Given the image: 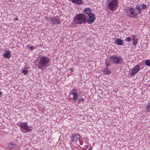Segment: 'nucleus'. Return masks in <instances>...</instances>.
Returning a JSON list of instances; mask_svg holds the SVG:
<instances>
[{"instance_id": "obj_19", "label": "nucleus", "mask_w": 150, "mask_h": 150, "mask_svg": "<svg viewBox=\"0 0 150 150\" xmlns=\"http://www.w3.org/2000/svg\"><path fill=\"white\" fill-rule=\"evenodd\" d=\"M81 136L78 134H76V142H80L79 139H80Z\"/></svg>"}, {"instance_id": "obj_13", "label": "nucleus", "mask_w": 150, "mask_h": 150, "mask_svg": "<svg viewBox=\"0 0 150 150\" xmlns=\"http://www.w3.org/2000/svg\"><path fill=\"white\" fill-rule=\"evenodd\" d=\"M16 147V145L12 142H9L7 144V149L11 150L12 149L15 148Z\"/></svg>"}, {"instance_id": "obj_12", "label": "nucleus", "mask_w": 150, "mask_h": 150, "mask_svg": "<svg viewBox=\"0 0 150 150\" xmlns=\"http://www.w3.org/2000/svg\"><path fill=\"white\" fill-rule=\"evenodd\" d=\"M11 55V53L9 50L6 51L3 54V56L5 58L9 59Z\"/></svg>"}, {"instance_id": "obj_1", "label": "nucleus", "mask_w": 150, "mask_h": 150, "mask_svg": "<svg viewBox=\"0 0 150 150\" xmlns=\"http://www.w3.org/2000/svg\"><path fill=\"white\" fill-rule=\"evenodd\" d=\"M50 58L45 56H43L40 57L38 67L39 69H41V67L46 68L48 67L50 65Z\"/></svg>"}, {"instance_id": "obj_6", "label": "nucleus", "mask_w": 150, "mask_h": 150, "mask_svg": "<svg viewBox=\"0 0 150 150\" xmlns=\"http://www.w3.org/2000/svg\"><path fill=\"white\" fill-rule=\"evenodd\" d=\"M20 127V130L23 132L26 133L27 131L31 132L32 129L30 126H28L27 122H19Z\"/></svg>"}, {"instance_id": "obj_28", "label": "nucleus", "mask_w": 150, "mask_h": 150, "mask_svg": "<svg viewBox=\"0 0 150 150\" xmlns=\"http://www.w3.org/2000/svg\"><path fill=\"white\" fill-rule=\"evenodd\" d=\"M75 136V134L72 135L71 136V140L72 141H73V142H74V137Z\"/></svg>"}, {"instance_id": "obj_31", "label": "nucleus", "mask_w": 150, "mask_h": 150, "mask_svg": "<svg viewBox=\"0 0 150 150\" xmlns=\"http://www.w3.org/2000/svg\"><path fill=\"white\" fill-rule=\"evenodd\" d=\"M69 70L71 72L73 71V69L70 68L69 69Z\"/></svg>"}, {"instance_id": "obj_27", "label": "nucleus", "mask_w": 150, "mask_h": 150, "mask_svg": "<svg viewBox=\"0 0 150 150\" xmlns=\"http://www.w3.org/2000/svg\"><path fill=\"white\" fill-rule=\"evenodd\" d=\"M27 48L29 49L30 50H33L34 48L32 46H29L28 45V46H26Z\"/></svg>"}, {"instance_id": "obj_23", "label": "nucleus", "mask_w": 150, "mask_h": 150, "mask_svg": "<svg viewBox=\"0 0 150 150\" xmlns=\"http://www.w3.org/2000/svg\"><path fill=\"white\" fill-rule=\"evenodd\" d=\"M28 72V71H27L26 70H22L21 71V73L23 74L24 75H25L26 74H27Z\"/></svg>"}, {"instance_id": "obj_26", "label": "nucleus", "mask_w": 150, "mask_h": 150, "mask_svg": "<svg viewBox=\"0 0 150 150\" xmlns=\"http://www.w3.org/2000/svg\"><path fill=\"white\" fill-rule=\"evenodd\" d=\"M132 40V39L130 37H127L125 39V40L126 42H129L131 41Z\"/></svg>"}, {"instance_id": "obj_38", "label": "nucleus", "mask_w": 150, "mask_h": 150, "mask_svg": "<svg viewBox=\"0 0 150 150\" xmlns=\"http://www.w3.org/2000/svg\"><path fill=\"white\" fill-rule=\"evenodd\" d=\"M1 96L0 95V98L1 97Z\"/></svg>"}, {"instance_id": "obj_5", "label": "nucleus", "mask_w": 150, "mask_h": 150, "mask_svg": "<svg viewBox=\"0 0 150 150\" xmlns=\"http://www.w3.org/2000/svg\"><path fill=\"white\" fill-rule=\"evenodd\" d=\"M87 16L83 14H77L76 16V23L81 24L86 23Z\"/></svg>"}, {"instance_id": "obj_9", "label": "nucleus", "mask_w": 150, "mask_h": 150, "mask_svg": "<svg viewBox=\"0 0 150 150\" xmlns=\"http://www.w3.org/2000/svg\"><path fill=\"white\" fill-rule=\"evenodd\" d=\"M51 25L52 26L54 25L55 24H59L61 23L60 19L57 16L52 17L51 20Z\"/></svg>"}, {"instance_id": "obj_17", "label": "nucleus", "mask_w": 150, "mask_h": 150, "mask_svg": "<svg viewBox=\"0 0 150 150\" xmlns=\"http://www.w3.org/2000/svg\"><path fill=\"white\" fill-rule=\"evenodd\" d=\"M112 63L111 62L110 60L106 58L105 60V65L107 67H108L111 65Z\"/></svg>"}, {"instance_id": "obj_7", "label": "nucleus", "mask_w": 150, "mask_h": 150, "mask_svg": "<svg viewBox=\"0 0 150 150\" xmlns=\"http://www.w3.org/2000/svg\"><path fill=\"white\" fill-rule=\"evenodd\" d=\"M147 7V6L146 4H139V5L136 6L134 9V10L135 11L139 14L140 13V12L142 10L145 9Z\"/></svg>"}, {"instance_id": "obj_16", "label": "nucleus", "mask_w": 150, "mask_h": 150, "mask_svg": "<svg viewBox=\"0 0 150 150\" xmlns=\"http://www.w3.org/2000/svg\"><path fill=\"white\" fill-rule=\"evenodd\" d=\"M103 72L104 74L106 75L110 74L111 73L110 69L107 67L103 70Z\"/></svg>"}, {"instance_id": "obj_22", "label": "nucleus", "mask_w": 150, "mask_h": 150, "mask_svg": "<svg viewBox=\"0 0 150 150\" xmlns=\"http://www.w3.org/2000/svg\"><path fill=\"white\" fill-rule=\"evenodd\" d=\"M145 64L146 65L150 67V60L149 59H147L145 61Z\"/></svg>"}, {"instance_id": "obj_36", "label": "nucleus", "mask_w": 150, "mask_h": 150, "mask_svg": "<svg viewBox=\"0 0 150 150\" xmlns=\"http://www.w3.org/2000/svg\"><path fill=\"white\" fill-rule=\"evenodd\" d=\"M91 149V147H90L87 150H90V149Z\"/></svg>"}, {"instance_id": "obj_32", "label": "nucleus", "mask_w": 150, "mask_h": 150, "mask_svg": "<svg viewBox=\"0 0 150 150\" xmlns=\"http://www.w3.org/2000/svg\"><path fill=\"white\" fill-rule=\"evenodd\" d=\"M71 1L73 3H75V0H71Z\"/></svg>"}, {"instance_id": "obj_35", "label": "nucleus", "mask_w": 150, "mask_h": 150, "mask_svg": "<svg viewBox=\"0 0 150 150\" xmlns=\"http://www.w3.org/2000/svg\"><path fill=\"white\" fill-rule=\"evenodd\" d=\"M2 93L0 91V95L1 96Z\"/></svg>"}, {"instance_id": "obj_3", "label": "nucleus", "mask_w": 150, "mask_h": 150, "mask_svg": "<svg viewBox=\"0 0 150 150\" xmlns=\"http://www.w3.org/2000/svg\"><path fill=\"white\" fill-rule=\"evenodd\" d=\"M107 8L110 11H113L116 10L118 7L117 0H106Z\"/></svg>"}, {"instance_id": "obj_20", "label": "nucleus", "mask_w": 150, "mask_h": 150, "mask_svg": "<svg viewBox=\"0 0 150 150\" xmlns=\"http://www.w3.org/2000/svg\"><path fill=\"white\" fill-rule=\"evenodd\" d=\"M72 95H73V100H74V101H75V88L74 89L72 90V92L71 93V94L70 95V96Z\"/></svg>"}, {"instance_id": "obj_24", "label": "nucleus", "mask_w": 150, "mask_h": 150, "mask_svg": "<svg viewBox=\"0 0 150 150\" xmlns=\"http://www.w3.org/2000/svg\"><path fill=\"white\" fill-rule=\"evenodd\" d=\"M76 149L77 150H82V149L79 145L78 144V146H76Z\"/></svg>"}, {"instance_id": "obj_29", "label": "nucleus", "mask_w": 150, "mask_h": 150, "mask_svg": "<svg viewBox=\"0 0 150 150\" xmlns=\"http://www.w3.org/2000/svg\"><path fill=\"white\" fill-rule=\"evenodd\" d=\"M52 17H49L47 18V20L48 21H50Z\"/></svg>"}, {"instance_id": "obj_8", "label": "nucleus", "mask_w": 150, "mask_h": 150, "mask_svg": "<svg viewBox=\"0 0 150 150\" xmlns=\"http://www.w3.org/2000/svg\"><path fill=\"white\" fill-rule=\"evenodd\" d=\"M88 17L87 16V20L86 22L87 23L91 24L94 22L95 19V15L92 13V14L88 15Z\"/></svg>"}, {"instance_id": "obj_15", "label": "nucleus", "mask_w": 150, "mask_h": 150, "mask_svg": "<svg viewBox=\"0 0 150 150\" xmlns=\"http://www.w3.org/2000/svg\"><path fill=\"white\" fill-rule=\"evenodd\" d=\"M136 36L134 35H132V38L133 45H136L137 43V39L135 38Z\"/></svg>"}, {"instance_id": "obj_21", "label": "nucleus", "mask_w": 150, "mask_h": 150, "mask_svg": "<svg viewBox=\"0 0 150 150\" xmlns=\"http://www.w3.org/2000/svg\"><path fill=\"white\" fill-rule=\"evenodd\" d=\"M83 1L82 0H76V4L81 5L83 4Z\"/></svg>"}, {"instance_id": "obj_18", "label": "nucleus", "mask_w": 150, "mask_h": 150, "mask_svg": "<svg viewBox=\"0 0 150 150\" xmlns=\"http://www.w3.org/2000/svg\"><path fill=\"white\" fill-rule=\"evenodd\" d=\"M146 112H150V102L147 103L146 105Z\"/></svg>"}, {"instance_id": "obj_37", "label": "nucleus", "mask_w": 150, "mask_h": 150, "mask_svg": "<svg viewBox=\"0 0 150 150\" xmlns=\"http://www.w3.org/2000/svg\"><path fill=\"white\" fill-rule=\"evenodd\" d=\"M72 144V143H71V144Z\"/></svg>"}, {"instance_id": "obj_33", "label": "nucleus", "mask_w": 150, "mask_h": 150, "mask_svg": "<svg viewBox=\"0 0 150 150\" xmlns=\"http://www.w3.org/2000/svg\"><path fill=\"white\" fill-rule=\"evenodd\" d=\"M14 20L16 21H18V19L17 18H14Z\"/></svg>"}, {"instance_id": "obj_25", "label": "nucleus", "mask_w": 150, "mask_h": 150, "mask_svg": "<svg viewBox=\"0 0 150 150\" xmlns=\"http://www.w3.org/2000/svg\"><path fill=\"white\" fill-rule=\"evenodd\" d=\"M83 99L81 98H80L78 100V103H81L83 101Z\"/></svg>"}, {"instance_id": "obj_30", "label": "nucleus", "mask_w": 150, "mask_h": 150, "mask_svg": "<svg viewBox=\"0 0 150 150\" xmlns=\"http://www.w3.org/2000/svg\"><path fill=\"white\" fill-rule=\"evenodd\" d=\"M79 96L78 94H77V92H76V100L78 98Z\"/></svg>"}, {"instance_id": "obj_2", "label": "nucleus", "mask_w": 150, "mask_h": 150, "mask_svg": "<svg viewBox=\"0 0 150 150\" xmlns=\"http://www.w3.org/2000/svg\"><path fill=\"white\" fill-rule=\"evenodd\" d=\"M111 62L113 64H122L124 60L122 57L118 55H113L109 57Z\"/></svg>"}, {"instance_id": "obj_10", "label": "nucleus", "mask_w": 150, "mask_h": 150, "mask_svg": "<svg viewBox=\"0 0 150 150\" xmlns=\"http://www.w3.org/2000/svg\"><path fill=\"white\" fill-rule=\"evenodd\" d=\"M139 65H135L132 69L131 71V75L134 76L139 71Z\"/></svg>"}, {"instance_id": "obj_4", "label": "nucleus", "mask_w": 150, "mask_h": 150, "mask_svg": "<svg viewBox=\"0 0 150 150\" xmlns=\"http://www.w3.org/2000/svg\"><path fill=\"white\" fill-rule=\"evenodd\" d=\"M125 15L127 16L136 18L138 17L139 14L136 13L134 8L129 7L126 9L125 11Z\"/></svg>"}, {"instance_id": "obj_11", "label": "nucleus", "mask_w": 150, "mask_h": 150, "mask_svg": "<svg viewBox=\"0 0 150 150\" xmlns=\"http://www.w3.org/2000/svg\"><path fill=\"white\" fill-rule=\"evenodd\" d=\"M115 44L119 45H123L124 42L122 40L118 38H115L114 41Z\"/></svg>"}, {"instance_id": "obj_34", "label": "nucleus", "mask_w": 150, "mask_h": 150, "mask_svg": "<svg viewBox=\"0 0 150 150\" xmlns=\"http://www.w3.org/2000/svg\"><path fill=\"white\" fill-rule=\"evenodd\" d=\"M73 21H74V22L75 21V16H74V18H73Z\"/></svg>"}, {"instance_id": "obj_14", "label": "nucleus", "mask_w": 150, "mask_h": 150, "mask_svg": "<svg viewBox=\"0 0 150 150\" xmlns=\"http://www.w3.org/2000/svg\"><path fill=\"white\" fill-rule=\"evenodd\" d=\"M84 11L85 13L88 16L92 14V11L91 9L88 8H85L84 10Z\"/></svg>"}]
</instances>
